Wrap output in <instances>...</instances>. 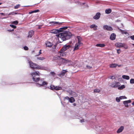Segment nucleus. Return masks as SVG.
Here are the masks:
<instances>
[{
    "mask_svg": "<svg viewBox=\"0 0 134 134\" xmlns=\"http://www.w3.org/2000/svg\"><path fill=\"white\" fill-rule=\"evenodd\" d=\"M40 72L38 71L34 72L31 73V75L32 77L33 81L36 82H38L37 85L38 86H43L47 84V83L43 81L42 79H40V78H36V76H39Z\"/></svg>",
    "mask_w": 134,
    "mask_h": 134,
    "instance_id": "f257e3e1",
    "label": "nucleus"
},
{
    "mask_svg": "<svg viewBox=\"0 0 134 134\" xmlns=\"http://www.w3.org/2000/svg\"><path fill=\"white\" fill-rule=\"evenodd\" d=\"M71 35V33L70 32L64 31L62 33L56 35L58 37L59 40H62L63 41L70 38Z\"/></svg>",
    "mask_w": 134,
    "mask_h": 134,
    "instance_id": "f03ea898",
    "label": "nucleus"
},
{
    "mask_svg": "<svg viewBox=\"0 0 134 134\" xmlns=\"http://www.w3.org/2000/svg\"><path fill=\"white\" fill-rule=\"evenodd\" d=\"M29 65L31 68L33 69H36L43 70H46V68L41 66L31 61L29 62Z\"/></svg>",
    "mask_w": 134,
    "mask_h": 134,
    "instance_id": "7ed1b4c3",
    "label": "nucleus"
},
{
    "mask_svg": "<svg viewBox=\"0 0 134 134\" xmlns=\"http://www.w3.org/2000/svg\"><path fill=\"white\" fill-rule=\"evenodd\" d=\"M67 28V27H65L61 28L59 30L56 29L53 30L51 31V32L54 34H57L59 32L62 31V29L65 30Z\"/></svg>",
    "mask_w": 134,
    "mask_h": 134,
    "instance_id": "20e7f679",
    "label": "nucleus"
},
{
    "mask_svg": "<svg viewBox=\"0 0 134 134\" xmlns=\"http://www.w3.org/2000/svg\"><path fill=\"white\" fill-rule=\"evenodd\" d=\"M70 47V46L69 44L65 45L63 46L61 49V51H65L66 50L69 49Z\"/></svg>",
    "mask_w": 134,
    "mask_h": 134,
    "instance_id": "39448f33",
    "label": "nucleus"
},
{
    "mask_svg": "<svg viewBox=\"0 0 134 134\" xmlns=\"http://www.w3.org/2000/svg\"><path fill=\"white\" fill-rule=\"evenodd\" d=\"M62 23H59L56 21H51L49 23L50 24L49 26L60 25Z\"/></svg>",
    "mask_w": 134,
    "mask_h": 134,
    "instance_id": "423d86ee",
    "label": "nucleus"
},
{
    "mask_svg": "<svg viewBox=\"0 0 134 134\" xmlns=\"http://www.w3.org/2000/svg\"><path fill=\"white\" fill-rule=\"evenodd\" d=\"M103 29L106 30L111 31L112 30V28L110 26L107 25H104L103 26Z\"/></svg>",
    "mask_w": 134,
    "mask_h": 134,
    "instance_id": "0eeeda50",
    "label": "nucleus"
},
{
    "mask_svg": "<svg viewBox=\"0 0 134 134\" xmlns=\"http://www.w3.org/2000/svg\"><path fill=\"white\" fill-rule=\"evenodd\" d=\"M59 61L63 63H66L70 62L69 60H66L64 58H62L59 59Z\"/></svg>",
    "mask_w": 134,
    "mask_h": 134,
    "instance_id": "6e6552de",
    "label": "nucleus"
},
{
    "mask_svg": "<svg viewBox=\"0 0 134 134\" xmlns=\"http://www.w3.org/2000/svg\"><path fill=\"white\" fill-rule=\"evenodd\" d=\"M100 15V13H97L96 14V15L93 17V18L96 20L98 19L99 18Z\"/></svg>",
    "mask_w": 134,
    "mask_h": 134,
    "instance_id": "1a4fd4ad",
    "label": "nucleus"
},
{
    "mask_svg": "<svg viewBox=\"0 0 134 134\" xmlns=\"http://www.w3.org/2000/svg\"><path fill=\"white\" fill-rule=\"evenodd\" d=\"M127 97L125 96H121L119 97H116V100H122L123 99H126Z\"/></svg>",
    "mask_w": 134,
    "mask_h": 134,
    "instance_id": "9d476101",
    "label": "nucleus"
},
{
    "mask_svg": "<svg viewBox=\"0 0 134 134\" xmlns=\"http://www.w3.org/2000/svg\"><path fill=\"white\" fill-rule=\"evenodd\" d=\"M123 44L121 43H115V46L117 47H121L123 46Z\"/></svg>",
    "mask_w": 134,
    "mask_h": 134,
    "instance_id": "9b49d317",
    "label": "nucleus"
},
{
    "mask_svg": "<svg viewBox=\"0 0 134 134\" xmlns=\"http://www.w3.org/2000/svg\"><path fill=\"white\" fill-rule=\"evenodd\" d=\"M67 72V71L66 70H63L59 74V75L60 76H64L65 75V73Z\"/></svg>",
    "mask_w": 134,
    "mask_h": 134,
    "instance_id": "f8f14e48",
    "label": "nucleus"
},
{
    "mask_svg": "<svg viewBox=\"0 0 134 134\" xmlns=\"http://www.w3.org/2000/svg\"><path fill=\"white\" fill-rule=\"evenodd\" d=\"M124 129V127L123 126H121L117 131V133H120Z\"/></svg>",
    "mask_w": 134,
    "mask_h": 134,
    "instance_id": "ddd939ff",
    "label": "nucleus"
},
{
    "mask_svg": "<svg viewBox=\"0 0 134 134\" xmlns=\"http://www.w3.org/2000/svg\"><path fill=\"white\" fill-rule=\"evenodd\" d=\"M65 51H61V50L59 51V52L60 54V56L64 57L66 55V53L65 52H64Z\"/></svg>",
    "mask_w": 134,
    "mask_h": 134,
    "instance_id": "4468645a",
    "label": "nucleus"
},
{
    "mask_svg": "<svg viewBox=\"0 0 134 134\" xmlns=\"http://www.w3.org/2000/svg\"><path fill=\"white\" fill-rule=\"evenodd\" d=\"M34 32L32 30L30 31L29 33L28 37H31L34 35Z\"/></svg>",
    "mask_w": 134,
    "mask_h": 134,
    "instance_id": "2eb2a0df",
    "label": "nucleus"
},
{
    "mask_svg": "<svg viewBox=\"0 0 134 134\" xmlns=\"http://www.w3.org/2000/svg\"><path fill=\"white\" fill-rule=\"evenodd\" d=\"M115 38V35L114 34H111L110 37V38L111 40H114Z\"/></svg>",
    "mask_w": 134,
    "mask_h": 134,
    "instance_id": "dca6fc26",
    "label": "nucleus"
},
{
    "mask_svg": "<svg viewBox=\"0 0 134 134\" xmlns=\"http://www.w3.org/2000/svg\"><path fill=\"white\" fill-rule=\"evenodd\" d=\"M131 101H124L123 103L125 105V107H128V103H130L131 102Z\"/></svg>",
    "mask_w": 134,
    "mask_h": 134,
    "instance_id": "f3484780",
    "label": "nucleus"
},
{
    "mask_svg": "<svg viewBox=\"0 0 134 134\" xmlns=\"http://www.w3.org/2000/svg\"><path fill=\"white\" fill-rule=\"evenodd\" d=\"M90 27L91 28H93L94 30H96L97 29V28H97V26L95 24H93L91 25Z\"/></svg>",
    "mask_w": 134,
    "mask_h": 134,
    "instance_id": "a211bd4d",
    "label": "nucleus"
},
{
    "mask_svg": "<svg viewBox=\"0 0 134 134\" xmlns=\"http://www.w3.org/2000/svg\"><path fill=\"white\" fill-rule=\"evenodd\" d=\"M122 77L123 79L127 80H128L130 79L129 76L128 75H124L122 76Z\"/></svg>",
    "mask_w": 134,
    "mask_h": 134,
    "instance_id": "6ab92c4d",
    "label": "nucleus"
},
{
    "mask_svg": "<svg viewBox=\"0 0 134 134\" xmlns=\"http://www.w3.org/2000/svg\"><path fill=\"white\" fill-rule=\"evenodd\" d=\"M46 45L47 47H50L52 46V44L51 43L48 42L46 43Z\"/></svg>",
    "mask_w": 134,
    "mask_h": 134,
    "instance_id": "aec40b11",
    "label": "nucleus"
},
{
    "mask_svg": "<svg viewBox=\"0 0 134 134\" xmlns=\"http://www.w3.org/2000/svg\"><path fill=\"white\" fill-rule=\"evenodd\" d=\"M117 66V64L115 63L111 64L110 65V68H115Z\"/></svg>",
    "mask_w": 134,
    "mask_h": 134,
    "instance_id": "412c9836",
    "label": "nucleus"
},
{
    "mask_svg": "<svg viewBox=\"0 0 134 134\" xmlns=\"http://www.w3.org/2000/svg\"><path fill=\"white\" fill-rule=\"evenodd\" d=\"M96 46L97 47H104L105 46V45L104 44H96Z\"/></svg>",
    "mask_w": 134,
    "mask_h": 134,
    "instance_id": "4be33fe9",
    "label": "nucleus"
},
{
    "mask_svg": "<svg viewBox=\"0 0 134 134\" xmlns=\"http://www.w3.org/2000/svg\"><path fill=\"white\" fill-rule=\"evenodd\" d=\"M79 46L76 44L74 47V51L77 50L79 49Z\"/></svg>",
    "mask_w": 134,
    "mask_h": 134,
    "instance_id": "5701e85b",
    "label": "nucleus"
},
{
    "mask_svg": "<svg viewBox=\"0 0 134 134\" xmlns=\"http://www.w3.org/2000/svg\"><path fill=\"white\" fill-rule=\"evenodd\" d=\"M111 12V10L110 9H106L105 10V13L107 14H108L110 13Z\"/></svg>",
    "mask_w": 134,
    "mask_h": 134,
    "instance_id": "b1692460",
    "label": "nucleus"
},
{
    "mask_svg": "<svg viewBox=\"0 0 134 134\" xmlns=\"http://www.w3.org/2000/svg\"><path fill=\"white\" fill-rule=\"evenodd\" d=\"M62 88L61 87L59 86H55L54 89L57 90H62Z\"/></svg>",
    "mask_w": 134,
    "mask_h": 134,
    "instance_id": "393cba45",
    "label": "nucleus"
},
{
    "mask_svg": "<svg viewBox=\"0 0 134 134\" xmlns=\"http://www.w3.org/2000/svg\"><path fill=\"white\" fill-rule=\"evenodd\" d=\"M125 88V86L124 85H122L119 87L118 88L119 90H122Z\"/></svg>",
    "mask_w": 134,
    "mask_h": 134,
    "instance_id": "a878e982",
    "label": "nucleus"
},
{
    "mask_svg": "<svg viewBox=\"0 0 134 134\" xmlns=\"http://www.w3.org/2000/svg\"><path fill=\"white\" fill-rule=\"evenodd\" d=\"M71 95L76 96V94L74 92L71 91V92L70 93Z\"/></svg>",
    "mask_w": 134,
    "mask_h": 134,
    "instance_id": "bb28decb",
    "label": "nucleus"
},
{
    "mask_svg": "<svg viewBox=\"0 0 134 134\" xmlns=\"http://www.w3.org/2000/svg\"><path fill=\"white\" fill-rule=\"evenodd\" d=\"M60 58V57L59 56L56 55L54 57L53 59L54 60L59 59Z\"/></svg>",
    "mask_w": 134,
    "mask_h": 134,
    "instance_id": "cd10ccee",
    "label": "nucleus"
},
{
    "mask_svg": "<svg viewBox=\"0 0 134 134\" xmlns=\"http://www.w3.org/2000/svg\"><path fill=\"white\" fill-rule=\"evenodd\" d=\"M119 29L120 30V31L122 34H126V32L125 30H122L120 29Z\"/></svg>",
    "mask_w": 134,
    "mask_h": 134,
    "instance_id": "c85d7f7f",
    "label": "nucleus"
},
{
    "mask_svg": "<svg viewBox=\"0 0 134 134\" xmlns=\"http://www.w3.org/2000/svg\"><path fill=\"white\" fill-rule=\"evenodd\" d=\"M76 44H77L78 46H80L81 44H82V43L80 42L79 39H78V42L76 43Z\"/></svg>",
    "mask_w": 134,
    "mask_h": 134,
    "instance_id": "c756f323",
    "label": "nucleus"
},
{
    "mask_svg": "<svg viewBox=\"0 0 134 134\" xmlns=\"http://www.w3.org/2000/svg\"><path fill=\"white\" fill-rule=\"evenodd\" d=\"M123 44V45L122 47H124V48L125 49H127L128 48V46L126 44H125V43Z\"/></svg>",
    "mask_w": 134,
    "mask_h": 134,
    "instance_id": "7c9ffc66",
    "label": "nucleus"
},
{
    "mask_svg": "<svg viewBox=\"0 0 134 134\" xmlns=\"http://www.w3.org/2000/svg\"><path fill=\"white\" fill-rule=\"evenodd\" d=\"M94 93H99L100 92V90L99 89H95L94 90Z\"/></svg>",
    "mask_w": 134,
    "mask_h": 134,
    "instance_id": "2f4dec72",
    "label": "nucleus"
},
{
    "mask_svg": "<svg viewBox=\"0 0 134 134\" xmlns=\"http://www.w3.org/2000/svg\"><path fill=\"white\" fill-rule=\"evenodd\" d=\"M37 59L38 60H44L45 58L43 57H39L37 58Z\"/></svg>",
    "mask_w": 134,
    "mask_h": 134,
    "instance_id": "473e14b6",
    "label": "nucleus"
},
{
    "mask_svg": "<svg viewBox=\"0 0 134 134\" xmlns=\"http://www.w3.org/2000/svg\"><path fill=\"white\" fill-rule=\"evenodd\" d=\"M108 78L112 79H115V77L114 76H109Z\"/></svg>",
    "mask_w": 134,
    "mask_h": 134,
    "instance_id": "72a5a7b5",
    "label": "nucleus"
},
{
    "mask_svg": "<svg viewBox=\"0 0 134 134\" xmlns=\"http://www.w3.org/2000/svg\"><path fill=\"white\" fill-rule=\"evenodd\" d=\"M130 83L131 84L134 83V79H130Z\"/></svg>",
    "mask_w": 134,
    "mask_h": 134,
    "instance_id": "f704fd0d",
    "label": "nucleus"
},
{
    "mask_svg": "<svg viewBox=\"0 0 134 134\" xmlns=\"http://www.w3.org/2000/svg\"><path fill=\"white\" fill-rule=\"evenodd\" d=\"M20 7V5L18 4L14 6V8L15 9H17Z\"/></svg>",
    "mask_w": 134,
    "mask_h": 134,
    "instance_id": "c9c22d12",
    "label": "nucleus"
},
{
    "mask_svg": "<svg viewBox=\"0 0 134 134\" xmlns=\"http://www.w3.org/2000/svg\"><path fill=\"white\" fill-rule=\"evenodd\" d=\"M50 89H51V90L54 89L55 88V86H54L53 85H51L50 86Z\"/></svg>",
    "mask_w": 134,
    "mask_h": 134,
    "instance_id": "e433bc0d",
    "label": "nucleus"
},
{
    "mask_svg": "<svg viewBox=\"0 0 134 134\" xmlns=\"http://www.w3.org/2000/svg\"><path fill=\"white\" fill-rule=\"evenodd\" d=\"M12 23L16 25L18 23V21L17 20H16L13 22Z\"/></svg>",
    "mask_w": 134,
    "mask_h": 134,
    "instance_id": "4c0bfd02",
    "label": "nucleus"
},
{
    "mask_svg": "<svg viewBox=\"0 0 134 134\" xmlns=\"http://www.w3.org/2000/svg\"><path fill=\"white\" fill-rule=\"evenodd\" d=\"M111 86L113 87H116V85L115 83H113L111 85Z\"/></svg>",
    "mask_w": 134,
    "mask_h": 134,
    "instance_id": "58836bf2",
    "label": "nucleus"
},
{
    "mask_svg": "<svg viewBox=\"0 0 134 134\" xmlns=\"http://www.w3.org/2000/svg\"><path fill=\"white\" fill-rule=\"evenodd\" d=\"M69 99H70L68 97H66L64 98V100H69Z\"/></svg>",
    "mask_w": 134,
    "mask_h": 134,
    "instance_id": "ea45409f",
    "label": "nucleus"
},
{
    "mask_svg": "<svg viewBox=\"0 0 134 134\" xmlns=\"http://www.w3.org/2000/svg\"><path fill=\"white\" fill-rule=\"evenodd\" d=\"M69 100H75V99L74 98L72 97H71L70 98V99H69Z\"/></svg>",
    "mask_w": 134,
    "mask_h": 134,
    "instance_id": "a19ab883",
    "label": "nucleus"
},
{
    "mask_svg": "<svg viewBox=\"0 0 134 134\" xmlns=\"http://www.w3.org/2000/svg\"><path fill=\"white\" fill-rule=\"evenodd\" d=\"M10 26L12 28H15L16 27V26L12 25H10Z\"/></svg>",
    "mask_w": 134,
    "mask_h": 134,
    "instance_id": "79ce46f5",
    "label": "nucleus"
},
{
    "mask_svg": "<svg viewBox=\"0 0 134 134\" xmlns=\"http://www.w3.org/2000/svg\"><path fill=\"white\" fill-rule=\"evenodd\" d=\"M24 49L26 50H27L28 49V47L27 46H25L24 47Z\"/></svg>",
    "mask_w": 134,
    "mask_h": 134,
    "instance_id": "37998d69",
    "label": "nucleus"
},
{
    "mask_svg": "<svg viewBox=\"0 0 134 134\" xmlns=\"http://www.w3.org/2000/svg\"><path fill=\"white\" fill-rule=\"evenodd\" d=\"M130 38L132 40H134V35L130 36Z\"/></svg>",
    "mask_w": 134,
    "mask_h": 134,
    "instance_id": "c03bdc74",
    "label": "nucleus"
},
{
    "mask_svg": "<svg viewBox=\"0 0 134 134\" xmlns=\"http://www.w3.org/2000/svg\"><path fill=\"white\" fill-rule=\"evenodd\" d=\"M86 66H87V68H88L89 69H90L92 68L91 66H89L87 65Z\"/></svg>",
    "mask_w": 134,
    "mask_h": 134,
    "instance_id": "a18cd8bd",
    "label": "nucleus"
},
{
    "mask_svg": "<svg viewBox=\"0 0 134 134\" xmlns=\"http://www.w3.org/2000/svg\"><path fill=\"white\" fill-rule=\"evenodd\" d=\"M14 13H13V12H11V13H9V14H8V15H10L12 14V15H14Z\"/></svg>",
    "mask_w": 134,
    "mask_h": 134,
    "instance_id": "49530a36",
    "label": "nucleus"
},
{
    "mask_svg": "<svg viewBox=\"0 0 134 134\" xmlns=\"http://www.w3.org/2000/svg\"><path fill=\"white\" fill-rule=\"evenodd\" d=\"M33 11L34 12V13H36V12H39V10H34Z\"/></svg>",
    "mask_w": 134,
    "mask_h": 134,
    "instance_id": "de8ad7c7",
    "label": "nucleus"
},
{
    "mask_svg": "<svg viewBox=\"0 0 134 134\" xmlns=\"http://www.w3.org/2000/svg\"><path fill=\"white\" fill-rule=\"evenodd\" d=\"M120 51V49H117V53L119 54L120 52L119 51Z\"/></svg>",
    "mask_w": 134,
    "mask_h": 134,
    "instance_id": "09e8293b",
    "label": "nucleus"
},
{
    "mask_svg": "<svg viewBox=\"0 0 134 134\" xmlns=\"http://www.w3.org/2000/svg\"><path fill=\"white\" fill-rule=\"evenodd\" d=\"M41 50H40V51H39V53L38 54V55H40V54L41 53Z\"/></svg>",
    "mask_w": 134,
    "mask_h": 134,
    "instance_id": "8fccbe9b",
    "label": "nucleus"
},
{
    "mask_svg": "<svg viewBox=\"0 0 134 134\" xmlns=\"http://www.w3.org/2000/svg\"><path fill=\"white\" fill-rule=\"evenodd\" d=\"M33 13H34V12L33 11H31L29 12V14H32Z\"/></svg>",
    "mask_w": 134,
    "mask_h": 134,
    "instance_id": "3c124183",
    "label": "nucleus"
},
{
    "mask_svg": "<svg viewBox=\"0 0 134 134\" xmlns=\"http://www.w3.org/2000/svg\"><path fill=\"white\" fill-rule=\"evenodd\" d=\"M80 121L81 122H84V120H80Z\"/></svg>",
    "mask_w": 134,
    "mask_h": 134,
    "instance_id": "603ef678",
    "label": "nucleus"
},
{
    "mask_svg": "<svg viewBox=\"0 0 134 134\" xmlns=\"http://www.w3.org/2000/svg\"><path fill=\"white\" fill-rule=\"evenodd\" d=\"M115 84H117V85H119L120 83L118 82L115 83Z\"/></svg>",
    "mask_w": 134,
    "mask_h": 134,
    "instance_id": "864d4df0",
    "label": "nucleus"
},
{
    "mask_svg": "<svg viewBox=\"0 0 134 134\" xmlns=\"http://www.w3.org/2000/svg\"><path fill=\"white\" fill-rule=\"evenodd\" d=\"M71 65H74L75 64L74 63H71Z\"/></svg>",
    "mask_w": 134,
    "mask_h": 134,
    "instance_id": "5fc2aeb1",
    "label": "nucleus"
},
{
    "mask_svg": "<svg viewBox=\"0 0 134 134\" xmlns=\"http://www.w3.org/2000/svg\"><path fill=\"white\" fill-rule=\"evenodd\" d=\"M71 103H72L75 101H69Z\"/></svg>",
    "mask_w": 134,
    "mask_h": 134,
    "instance_id": "6e6d98bb",
    "label": "nucleus"
},
{
    "mask_svg": "<svg viewBox=\"0 0 134 134\" xmlns=\"http://www.w3.org/2000/svg\"><path fill=\"white\" fill-rule=\"evenodd\" d=\"M52 75H54L55 74V73L54 72H52Z\"/></svg>",
    "mask_w": 134,
    "mask_h": 134,
    "instance_id": "4d7b16f0",
    "label": "nucleus"
},
{
    "mask_svg": "<svg viewBox=\"0 0 134 134\" xmlns=\"http://www.w3.org/2000/svg\"><path fill=\"white\" fill-rule=\"evenodd\" d=\"M0 14L4 15V13H0Z\"/></svg>",
    "mask_w": 134,
    "mask_h": 134,
    "instance_id": "13d9d810",
    "label": "nucleus"
},
{
    "mask_svg": "<svg viewBox=\"0 0 134 134\" xmlns=\"http://www.w3.org/2000/svg\"><path fill=\"white\" fill-rule=\"evenodd\" d=\"M73 105H74V106H75L76 105V104L75 103L73 104Z\"/></svg>",
    "mask_w": 134,
    "mask_h": 134,
    "instance_id": "bf43d9fd",
    "label": "nucleus"
},
{
    "mask_svg": "<svg viewBox=\"0 0 134 134\" xmlns=\"http://www.w3.org/2000/svg\"><path fill=\"white\" fill-rule=\"evenodd\" d=\"M17 13H14V14H17Z\"/></svg>",
    "mask_w": 134,
    "mask_h": 134,
    "instance_id": "052dcab7",
    "label": "nucleus"
},
{
    "mask_svg": "<svg viewBox=\"0 0 134 134\" xmlns=\"http://www.w3.org/2000/svg\"><path fill=\"white\" fill-rule=\"evenodd\" d=\"M132 104L134 105V102H133L132 103Z\"/></svg>",
    "mask_w": 134,
    "mask_h": 134,
    "instance_id": "680f3d73",
    "label": "nucleus"
},
{
    "mask_svg": "<svg viewBox=\"0 0 134 134\" xmlns=\"http://www.w3.org/2000/svg\"><path fill=\"white\" fill-rule=\"evenodd\" d=\"M41 28V27L40 26H39L38 27V29H40Z\"/></svg>",
    "mask_w": 134,
    "mask_h": 134,
    "instance_id": "e2e57ef3",
    "label": "nucleus"
},
{
    "mask_svg": "<svg viewBox=\"0 0 134 134\" xmlns=\"http://www.w3.org/2000/svg\"><path fill=\"white\" fill-rule=\"evenodd\" d=\"M121 66V65H118V66L119 67H120Z\"/></svg>",
    "mask_w": 134,
    "mask_h": 134,
    "instance_id": "0e129e2a",
    "label": "nucleus"
},
{
    "mask_svg": "<svg viewBox=\"0 0 134 134\" xmlns=\"http://www.w3.org/2000/svg\"><path fill=\"white\" fill-rule=\"evenodd\" d=\"M132 45L134 47V44H132Z\"/></svg>",
    "mask_w": 134,
    "mask_h": 134,
    "instance_id": "69168bd1",
    "label": "nucleus"
},
{
    "mask_svg": "<svg viewBox=\"0 0 134 134\" xmlns=\"http://www.w3.org/2000/svg\"><path fill=\"white\" fill-rule=\"evenodd\" d=\"M1 4H2V3H0V5Z\"/></svg>",
    "mask_w": 134,
    "mask_h": 134,
    "instance_id": "338daca9",
    "label": "nucleus"
},
{
    "mask_svg": "<svg viewBox=\"0 0 134 134\" xmlns=\"http://www.w3.org/2000/svg\"><path fill=\"white\" fill-rule=\"evenodd\" d=\"M85 4V3H83V4Z\"/></svg>",
    "mask_w": 134,
    "mask_h": 134,
    "instance_id": "774afa93",
    "label": "nucleus"
}]
</instances>
